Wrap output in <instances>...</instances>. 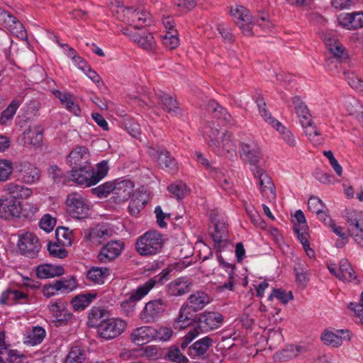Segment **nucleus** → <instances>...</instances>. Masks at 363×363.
Wrapping results in <instances>:
<instances>
[{
    "label": "nucleus",
    "mask_w": 363,
    "mask_h": 363,
    "mask_svg": "<svg viewBox=\"0 0 363 363\" xmlns=\"http://www.w3.org/2000/svg\"><path fill=\"white\" fill-rule=\"evenodd\" d=\"M296 113L300 119L301 123H306L311 118L309 110L304 102L298 96H295L292 99Z\"/></svg>",
    "instance_id": "37998d69"
},
{
    "label": "nucleus",
    "mask_w": 363,
    "mask_h": 363,
    "mask_svg": "<svg viewBox=\"0 0 363 363\" xmlns=\"http://www.w3.org/2000/svg\"><path fill=\"white\" fill-rule=\"evenodd\" d=\"M303 350V348L301 346L291 345L282 350L277 355L280 359L286 361L297 357Z\"/></svg>",
    "instance_id": "3c124183"
},
{
    "label": "nucleus",
    "mask_w": 363,
    "mask_h": 363,
    "mask_svg": "<svg viewBox=\"0 0 363 363\" xmlns=\"http://www.w3.org/2000/svg\"><path fill=\"white\" fill-rule=\"evenodd\" d=\"M344 106L350 115L359 118V115L363 111L362 107L359 101L352 96L347 97L344 101Z\"/></svg>",
    "instance_id": "de8ad7c7"
},
{
    "label": "nucleus",
    "mask_w": 363,
    "mask_h": 363,
    "mask_svg": "<svg viewBox=\"0 0 363 363\" xmlns=\"http://www.w3.org/2000/svg\"><path fill=\"white\" fill-rule=\"evenodd\" d=\"M43 129L40 125L29 126L22 133L24 145L40 147L43 143Z\"/></svg>",
    "instance_id": "4be33fe9"
},
{
    "label": "nucleus",
    "mask_w": 363,
    "mask_h": 363,
    "mask_svg": "<svg viewBox=\"0 0 363 363\" xmlns=\"http://www.w3.org/2000/svg\"><path fill=\"white\" fill-rule=\"evenodd\" d=\"M166 307V302L162 298L150 301L146 303L140 312V318L145 323L154 322L162 316Z\"/></svg>",
    "instance_id": "ddd939ff"
},
{
    "label": "nucleus",
    "mask_w": 363,
    "mask_h": 363,
    "mask_svg": "<svg viewBox=\"0 0 363 363\" xmlns=\"http://www.w3.org/2000/svg\"><path fill=\"white\" fill-rule=\"evenodd\" d=\"M21 100L13 99L7 108L3 111L0 117V123L4 125H9L15 116L16 111L21 104Z\"/></svg>",
    "instance_id": "ea45409f"
},
{
    "label": "nucleus",
    "mask_w": 363,
    "mask_h": 363,
    "mask_svg": "<svg viewBox=\"0 0 363 363\" xmlns=\"http://www.w3.org/2000/svg\"><path fill=\"white\" fill-rule=\"evenodd\" d=\"M212 343L213 340L211 337H204L189 347L188 354L192 357L202 356L206 354Z\"/></svg>",
    "instance_id": "f704fd0d"
},
{
    "label": "nucleus",
    "mask_w": 363,
    "mask_h": 363,
    "mask_svg": "<svg viewBox=\"0 0 363 363\" xmlns=\"http://www.w3.org/2000/svg\"><path fill=\"white\" fill-rule=\"evenodd\" d=\"M4 191L10 196L9 199H27L33 194V189L22 184L9 182L4 185Z\"/></svg>",
    "instance_id": "b1692460"
},
{
    "label": "nucleus",
    "mask_w": 363,
    "mask_h": 363,
    "mask_svg": "<svg viewBox=\"0 0 363 363\" xmlns=\"http://www.w3.org/2000/svg\"><path fill=\"white\" fill-rule=\"evenodd\" d=\"M22 181L28 184H33L40 179V170L33 164L22 162L17 166Z\"/></svg>",
    "instance_id": "5701e85b"
},
{
    "label": "nucleus",
    "mask_w": 363,
    "mask_h": 363,
    "mask_svg": "<svg viewBox=\"0 0 363 363\" xmlns=\"http://www.w3.org/2000/svg\"><path fill=\"white\" fill-rule=\"evenodd\" d=\"M26 356L16 350H10L0 363H21Z\"/></svg>",
    "instance_id": "bf43d9fd"
},
{
    "label": "nucleus",
    "mask_w": 363,
    "mask_h": 363,
    "mask_svg": "<svg viewBox=\"0 0 363 363\" xmlns=\"http://www.w3.org/2000/svg\"><path fill=\"white\" fill-rule=\"evenodd\" d=\"M191 286V282L186 277H179L168 284V292L174 296H182L188 293Z\"/></svg>",
    "instance_id": "7c9ffc66"
},
{
    "label": "nucleus",
    "mask_w": 363,
    "mask_h": 363,
    "mask_svg": "<svg viewBox=\"0 0 363 363\" xmlns=\"http://www.w3.org/2000/svg\"><path fill=\"white\" fill-rule=\"evenodd\" d=\"M23 206L21 201L4 196L0 198V218L13 220L21 217Z\"/></svg>",
    "instance_id": "1a4fd4ad"
},
{
    "label": "nucleus",
    "mask_w": 363,
    "mask_h": 363,
    "mask_svg": "<svg viewBox=\"0 0 363 363\" xmlns=\"http://www.w3.org/2000/svg\"><path fill=\"white\" fill-rule=\"evenodd\" d=\"M134 184L129 179H116L114 199L116 203H122L130 199L133 191Z\"/></svg>",
    "instance_id": "aec40b11"
},
{
    "label": "nucleus",
    "mask_w": 363,
    "mask_h": 363,
    "mask_svg": "<svg viewBox=\"0 0 363 363\" xmlns=\"http://www.w3.org/2000/svg\"><path fill=\"white\" fill-rule=\"evenodd\" d=\"M179 40L174 31H167L162 38L163 45L169 49H174L179 45Z\"/></svg>",
    "instance_id": "0e129e2a"
},
{
    "label": "nucleus",
    "mask_w": 363,
    "mask_h": 363,
    "mask_svg": "<svg viewBox=\"0 0 363 363\" xmlns=\"http://www.w3.org/2000/svg\"><path fill=\"white\" fill-rule=\"evenodd\" d=\"M39 225L42 230L46 233H50L56 225V219L49 214H45L40 219Z\"/></svg>",
    "instance_id": "338daca9"
},
{
    "label": "nucleus",
    "mask_w": 363,
    "mask_h": 363,
    "mask_svg": "<svg viewBox=\"0 0 363 363\" xmlns=\"http://www.w3.org/2000/svg\"><path fill=\"white\" fill-rule=\"evenodd\" d=\"M273 298H277L283 304H286L289 301L294 298V296L291 291L287 293L281 289H274L267 299L268 301H272Z\"/></svg>",
    "instance_id": "6e6d98bb"
},
{
    "label": "nucleus",
    "mask_w": 363,
    "mask_h": 363,
    "mask_svg": "<svg viewBox=\"0 0 363 363\" xmlns=\"http://www.w3.org/2000/svg\"><path fill=\"white\" fill-rule=\"evenodd\" d=\"M216 232L213 235V241L216 244H220L226 238L227 229L224 222L215 223Z\"/></svg>",
    "instance_id": "69168bd1"
},
{
    "label": "nucleus",
    "mask_w": 363,
    "mask_h": 363,
    "mask_svg": "<svg viewBox=\"0 0 363 363\" xmlns=\"http://www.w3.org/2000/svg\"><path fill=\"white\" fill-rule=\"evenodd\" d=\"M65 205L67 213L75 219H83L89 216L90 204L88 200L79 192L67 194Z\"/></svg>",
    "instance_id": "7ed1b4c3"
},
{
    "label": "nucleus",
    "mask_w": 363,
    "mask_h": 363,
    "mask_svg": "<svg viewBox=\"0 0 363 363\" xmlns=\"http://www.w3.org/2000/svg\"><path fill=\"white\" fill-rule=\"evenodd\" d=\"M46 336L45 330L41 326L28 328L23 336V343L27 345L35 346L40 344Z\"/></svg>",
    "instance_id": "cd10ccee"
},
{
    "label": "nucleus",
    "mask_w": 363,
    "mask_h": 363,
    "mask_svg": "<svg viewBox=\"0 0 363 363\" xmlns=\"http://www.w3.org/2000/svg\"><path fill=\"white\" fill-rule=\"evenodd\" d=\"M337 279L346 282H352L357 279L355 272L347 259H342L340 260Z\"/></svg>",
    "instance_id": "4c0bfd02"
},
{
    "label": "nucleus",
    "mask_w": 363,
    "mask_h": 363,
    "mask_svg": "<svg viewBox=\"0 0 363 363\" xmlns=\"http://www.w3.org/2000/svg\"><path fill=\"white\" fill-rule=\"evenodd\" d=\"M111 235L110 230L105 226H96L89 234V240L95 244H101Z\"/></svg>",
    "instance_id": "79ce46f5"
},
{
    "label": "nucleus",
    "mask_w": 363,
    "mask_h": 363,
    "mask_svg": "<svg viewBox=\"0 0 363 363\" xmlns=\"http://www.w3.org/2000/svg\"><path fill=\"white\" fill-rule=\"evenodd\" d=\"M35 273L40 279H50L62 276L65 271L62 265L43 264L36 267Z\"/></svg>",
    "instance_id": "c85d7f7f"
},
{
    "label": "nucleus",
    "mask_w": 363,
    "mask_h": 363,
    "mask_svg": "<svg viewBox=\"0 0 363 363\" xmlns=\"http://www.w3.org/2000/svg\"><path fill=\"white\" fill-rule=\"evenodd\" d=\"M152 285L150 284L145 287L140 285L135 290L129 293V298L121 303V308L126 316L132 315L135 310V302L140 301L151 290Z\"/></svg>",
    "instance_id": "4468645a"
},
{
    "label": "nucleus",
    "mask_w": 363,
    "mask_h": 363,
    "mask_svg": "<svg viewBox=\"0 0 363 363\" xmlns=\"http://www.w3.org/2000/svg\"><path fill=\"white\" fill-rule=\"evenodd\" d=\"M59 45L64 48V52L68 57L71 58L72 62L81 69L86 71V62L77 53L76 51L68 45H62L59 43Z\"/></svg>",
    "instance_id": "8fccbe9b"
},
{
    "label": "nucleus",
    "mask_w": 363,
    "mask_h": 363,
    "mask_svg": "<svg viewBox=\"0 0 363 363\" xmlns=\"http://www.w3.org/2000/svg\"><path fill=\"white\" fill-rule=\"evenodd\" d=\"M55 237L57 242L62 246L69 247L72 244V232L67 228H57L55 231Z\"/></svg>",
    "instance_id": "49530a36"
},
{
    "label": "nucleus",
    "mask_w": 363,
    "mask_h": 363,
    "mask_svg": "<svg viewBox=\"0 0 363 363\" xmlns=\"http://www.w3.org/2000/svg\"><path fill=\"white\" fill-rule=\"evenodd\" d=\"M189 306L194 311L203 309L211 302L208 294L203 291H196L191 294L188 298Z\"/></svg>",
    "instance_id": "473e14b6"
},
{
    "label": "nucleus",
    "mask_w": 363,
    "mask_h": 363,
    "mask_svg": "<svg viewBox=\"0 0 363 363\" xmlns=\"http://www.w3.org/2000/svg\"><path fill=\"white\" fill-rule=\"evenodd\" d=\"M240 157L250 167L258 166L262 159V152L257 142L253 138L241 142Z\"/></svg>",
    "instance_id": "6e6552de"
},
{
    "label": "nucleus",
    "mask_w": 363,
    "mask_h": 363,
    "mask_svg": "<svg viewBox=\"0 0 363 363\" xmlns=\"http://www.w3.org/2000/svg\"><path fill=\"white\" fill-rule=\"evenodd\" d=\"M109 167L107 160H103L96 164V169L93 168V181L95 184H98L108 174Z\"/></svg>",
    "instance_id": "864d4df0"
},
{
    "label": "nucleus",
    "mask_w": 363,
    "mask_h": 363,
    "mask_svg": "<svg viewBox=\"0 0 363 363\" xmlns=\"http://www.w3.org/2000/svg\"><path fill=\"white\" fill-rule=\"evenodd\" d=\"M301 125L304 129L306 135L314 145H319L323 143V137L311 119L308 120L306 123H301Z\"/></svg>",
    "instance_id": "c9c22d12"
},
{
    "label": "nucleus",
    "mask_w": 363,
    "mask_h": 363,
    "mask_svg": "<svg viewBox=\"0 0 363 363\" xmlns=\"http://www.w3.org/2000/svg\"><path fill=\"white\" fill-rule=\"evenodd\" d=\"M230 13L236 25L247 35L252 34L253 18L250 11L242 6L237 5L230 9Z\"/></svg>",
    "instance_id": "9d476101"
},
{
    "label": "nucleus",
    "mask_w": 363,
    "mask_h": 363,
    "mask_svg": "<svg viewBox=\"0 0 363 363\" xmlns=\"http://www.w3.org/2000/svg\"><path fill=\"white\" fill-rule=\"evenodd\" d=\"M52 92L68 111L72 113L76 116L81 115V108L74 101V96L71 93L67 91L62 92L58 90H54Z\"/></svg>",
    "instance_id": "bb28decb"
},
{
    "label": "nucleus",
    "mask_w": 363,
    "mask_h": 363,
    "mask_svg": "<svg viewBox=\"0 0 363 363\" xmlns=\"http://www.w3.org/2000/svg\"><path fill=\"white\" fill-rule=\"evenodd\" d=\"M168 191L178 199L183 198L187 194L186 184L181 182L171 184L168 186Z\"/></svg>",
    "instance_id": "774afa93"
},
{
    "label": "nucleus",
    "mask_w": 363,
    "mask_h": 363,
    "mask_svg": "<svg viewBox=\"0 0 363 363\" xmlns=\"http://www.w3.org/2000/svg\"><path fill=\"white\" fill-rule=\"evenodd\" d=\"M223 320V315L219 312L206 311L200 316V324L202 328L209 331L220 328Z\"/></svg>",
    "instance_id": "412c9836"
},
{
    "label": "nucleus",
    "mask_w": 363,
    "mask_h": 363,
    "mask_svg": "<svg viewBox=\"0 0 363 363\" xmlns=\"http://www.w3.org/2000/svg\"><path fill=\"white\" fill-rule=\"evenodd\" d=\"M17 247L22 255L34 258L38 255L41 244L34 233L26 232L18 235Z\"/></svg>",
    "instance_id": "423d86ee"
},
{
    "label": "nucleus",
    "mask_w": 363,
    "mask_h": 363,
    "mask_svg": "<svg viewBox=\"0 0 363 363\" xmlns=\"http://www.w3.org/2000/svg\"><path fill=\"white\" fill-rule=\"evenodd\" d=\"M48 250L50 255L55 257L63 259L67 256V252L58 242H49L48 244Z\"/></svg>",
    "instance_id": "e2e57ef3"
},
{
    "label": "nucleus",
    "mask_w": 363,
    "mask_h": 363,
    "mask_svg": "<svg viewBox=\"0 0 363 363\" xmlns=\"http://www.w3.org/2000/svg\"><path fill=\"white\" fill-rule=\"evenodd\" d=\"M67 303L62 300L52 301L49 306V312L51 314L53 321L63 322L67 320L71 314L66 311Z\"/></svg>",
    "instance_id": "c756f323"
},
{
    "label": "nucleus",
    "mask_w": 363,
    "mask_h": 363,
    "mask_svg": "<svg viewBox=\"0 0 363 363\" xmlns=\"http://www.w3.org/2000/svg\"><path fill=\"white\" fill-rule=\"evenodd\" d=\"M345 218L350 236L363 248V211L349 210Z\"/></svg>",
    "instance_id": "39448f33"
},
{
    "label": "nucleus",
    "mask_w": 363,
    "mask_h": 363,
    "mask_svg": "<svg viewBox=\"0 0 363 363\" xmlns=\"http://www.w3.org/2000/svg\"><path fill=\"white\" fill-rule=\"evenodd\" d=\"M203 136L208 139V144L218 155L233 157L236 155L237 146L228 132L220 133L214 123L203 128Z\"/></svg>",
    "instance_id": "f257e3e1"
},
{
    "label": "nucleus",
    "mask_w": 363,
    "mask_h": 363,
    "mask_svg": "<svg viewBox=\"0 0 363 363\" xmlns=\"http://www.w3.org/2000/svg\"><path fill=\"white\" fill-rule=\"evenodd\" d=\"M85 360V354L84 350L79 346L71 348L68 353L65 363H84Z\"/></svg>",
    "instance_id": "603ef678"
},
{
    "label": "nucleus",
    "mask_w": 363,
    "mask_h": 363,
    "mask_svg": "<svg viewBox=\"0 0 363 363\" xmlns=\"http://www.w3.org/2000/svg\"><path fill=\"white\" fill-rule=\"evenodd\" d=\"M255 179L257 180L259 191L264 197L269 201H274L276 198L275 189L271 177L266 171L259 166L250 167Z\"/></svg>",
    "instance_id": "0eeeda50"
},
{
    "label": "nucleus",
    "mask_w": 363,
    "mask_h": 363,
    "mask_svg": "<svg viewBox=\"0 0 363 363\" xmlns=\"http://www.w3.org/2000/svg\"><path fill=\"white\" fill-rule=\"evenodd\" d=\"M159 104L162 108L167 113L173 115H178L180 113V110L178 104L175 99L172 96L160 91L156 94Z\"/></svg>",
    "instance_id": "2f4dec72"
},
{
    "label": "nucleus",
    "mask_w": 363,
    "mask_h": 363,
    "mask_svg": "<svg viewBox=\"0 0 363 363\" xmlns=\"http://www.w3.org/2000/svg\"><path fill=\"white\" fill-rule=\"evenodd\" d=\"M67 162L72 169L88 167L90 166V153L84 146L74 147L68 155Z\"/></svg>",
    "instance_id": "2eb2a0df"
},
{
    "label": "nucleus",
    "mask_w": 363,
    "mask_h": 363,
    "mask_svg": "<svg viewBox=\"0 0 363 363\" xmlns=\"http://www.w3.org/2000/svg\"><path fill=\"white\" fill-rule=\"evenodd\" d=\"M127 323L119 318H109L100 321L97 326L99 336L106 340L119 337L126 329Z\"/></svg>",
    "instance_id": "20e7f679"
},
{
    "label": "nucleus",
    "mask_w": 363,
    "mask_h": 363,
    "mask_svg": "<svg viewBox=\"0 0 363 363\" xmlns=\"http://www.w3.org/2000/svg\"><path fill=\"white\" fill-rule=\"evenodd\" d=\"M156 335V330L150 326H141L134 329L130 340L137 345H144L152 341Z\"/></svg>",
    "instance_id": "393cba45"
},
{
    "label": "nucleus",
    "mask_w": 363,
    "mask_h": 363,
    "mask_svg": "<svg viewBox=\"0 0 363 363\" xmlns=\"http://www.w3.org/2000/svg\"><path fill=\"white\" fill-rule=\"evenodd\" d=\"M116 180L106 182L92 189L99 197H106L111 193L114 194Z\"/></svg>",
    "instance_id": "5fc2aeb1"
},
{
    "label": "nucleus",
    "mask_w": 363,
    "mask_h": 363,
    "mask_svg": "<svg viewBox=\"0 0 363 363\" xmlns=\"http://www.w3.org/2000/svg\"><path fill=\"white\" fill-rule=\"evenodd\" d=\"M164 245L162 233L148 230L139 236L135 242V250L141 256L150 257L160 253Z\"/></svg>",
    "instance_id": "f03ea898"
},
{
    "label": "nucleus",
    "mask_w": 363,
    "mask_h": 363,
    "mask_svg": "<svg viewBox=\"0 0 363 363\" xmlns=\"http://www.w3.org/2000/svg\"><path fill=\"white\" fill-rule=\"evenodd\" d=\"M352 337L351 333L347 330H325L321 335V340L326 345L338 347L343 340H349Z\"/></svg>",
    "instance_id": "f3484780"
},
{
    "label": "nucleus",
    "mask_w": 363,
    "mask_h": 363,
    "mask_svg": "<svg viewBox=\"0 0 363 363\" xmlns=\"http://www.w3.org/2000/svg\"><path fill=\"white\" fill-rule=\"evenodd\" d=\"M274 127L280 135L281 140L290 147H294L296 145V139L291 131L284 126L281 122H276Z\"/></svg>",
    "instance_id": "c03bdc74"
},
{
    "label": "nucleus",
    "mask_w": 363,
    "mask_h": 363,
    "mask_svg": "<svg viewBox=\"0 0 363 363\" xmlns=\"http://www.w3.org/2000/svg\"><path fill=\"white\" fill-rule=\"evenodd\" d=\"M187 303H184L179 309V315L174 320L173 326L176 330H182L191 325L194 323V314Z\"/></svg>",
    "instance_id": "a878e982"
},
{
    "label": "nucleus",
    "mask_w": 363,
    "mask_h": 363,
    "mask_svg": "<svg viewBox=\"0 0 363 363\" xmlns=\"http://www.w3.org/2000/svg\"><path fill=\"white\" fill-rule=\"evenodd\" d=\"M60 294H69L78 286L77 281L73 276H67L55 281Z\"/></svg>",
    "instance_id": "58836bf2"
},
{
    "label": "nucleus",
    "mask_w": 363,
    "mask_h": 363,
    "mask_svg": "<svg viewBox=\"0 0 363 363\" xmlns=\"http://www.w3.org/2000/svg\"><path fill=\"white\" fill-rule=\"evenodd\" d=\"M147 152L162 169L172 174L177 171V162L168 151L161 150L159 147H150Z\"/></svg>",
    "instance_id": "f8f14e48"
},
{
    "label": "nucleus",
    "mask_w": 363,
    "mask_h": 363,
    "mask_svg": "<svg viewBox=\"0 0 363 363\" xmlns=\"http://www.w3.org/2000/svg\"><path fill=\"white\" fill-rule=\"evenodd\" d=\"M130 38L134 43L146 50H152L155 47V40L150 33H134Z\"/></svg>",
    "instance_id": "e433bc0d"
},
{
    "label": "nucleus",
    "mask_w": 363,
    "mask_h": 363,
    "mask_svg": "<svg viewBox=\"0 0 363 363\" xmlns=\"http://www.w3.org/2000/svg\"><path fill=\"white\" fill-rule=\"evenodd\" d=\"M96 298V293H87L76 296L72 300V305L74 310L82 311Z\"/></svg>",
    "instance_id": "a19ab883"
},
{
    "label": "nucleus",
    "mask_w": 363,
    "mask_h": 363,
    "mask_svg": "<svg viewBox=\"0 0 363 363\" xmlns=\"http://www.w3.org/2000/svg\"><path fill=\"white\" fill-rule=\"evenodd\" d=\"M48 173L50 177H51L56 184H67V182H69V174L66 175L65 172L55 164L50 167Z\"/></svg>",
    "instance_id": "09e8293b"
},
{
    "label": "nucleus",
    "mask_w": 363,
    "mask_h": 363,
    "mask_svg": "<svg viewBox=\"0 0 363 363\" xmlns=\"http://www.w3.org/2000/svg\"><path fill=\"white\" fill-rule=\"evenodd\" d=\"M308 208L315 213H321L322 210H327L325 203L317 196H311L308 199Z\"/></svg>",
    "instance_id": "680f3d73"
},
{
    "label": "nucleus",
    "mask_w": 363,
    "mask_h": 363,
    "mask_svg": "<svg viewBox=\"0 0 363 363\" xmlns=\"http://www.w3.org/2000/svg\"><path fill=\"white\" fill-rule=\"evenodd\" d=\"M124 243L121 240H112L104 245L98 255L101 262L107 263L115 259L122 252Z\"/></svg>",
    "instance_id": "a211bd4d"
},
{
    "label": "nucleus",
    "mask_w": 363,
    "mask_h": 363,
    "mask_svg": "<svg viewBox=\"0 0 363 363\" xmlns=\"http://www.w3.org/2000/svg\"><path fill=\"white\" fill-rule=\"evenodd\" d=\"M257 106L261 116L267 123L271 125L273 128L276 125V122H279L276 118H274L272 116L271 113L267 108L266 104L263 102L262 100H259L257 101Z\"/></svg>",
    "instance_id": "13d9d810"
},
{
    "label": "nucleus",
    "mask_w": 363,
    "mask_h": 363,
    "mask_svg": "<svg viewBox=\"0 0 363 363\" xmlns=\"http://www.w3.org/2000/svg\"><path fill=\"white\" fill-rule=\"evenodd\" d=\"M337 22L347 30H356L363 27V11L343 13L338 16Z\"/></svg>",
    "instance_id": "6ab92c4d"
},
{
    "label": "nucleus",
    "mask_w": 363,
    "mask_h": 363,
    "mask_svg": "<svg viewBox=\"0 0 363 363\" xmlns=\"http://www.w3.org/2000/svg\"><path fill=\"white\" fill-rule=\"evenodd\" d=\"M169 273L170 269L168 268H166L163 269L158 275L154 277L152 279H150L147 280L145 283L142 284L141 286L143 287H145V286L149 285L150 284L152 285L151 289L157 284H163L164 282L169 279Z\"/></svg>",
    "instance_id": "4d7b16f0"
},
{
    "label": "nucleus",
    "mask_w": 363,
    "mask_h": 363,
    "mask_svg": "<svg viewBox=\"0 0 363 363\" xmlns=\"http://www.w3.org/2000/svg\"><path fill=\"white\" fill-rule=\"evenodd\" d=\"M108 276V269L106 267H92L87 273V278L93 283L101 284Z\"/></svg>",
    "instance_id": "a18cd8bd"
},
{
    "label": "nucleus",
    "mask_w": 363,
    "mask_h": 363,
    "mask_svg": "<svg viewBox=\"0 0 363 363\" xmlns=\"http://www.w3.org/2000/svg\"><path fill=\"white\" fill-rule=\"evenodd\" d=\"M93 168L90 166L72 169L69 172V179L77 185L90 187L96 185L93 181Z\"/></svg>",
    "instance_id": "dca6fc26"
},
{
    "label": "nucleus",
    "mask_w": 363,
    "mask_h": 363,
    "mask_svg": "<svg viewBox=\"0 0 363 363\" xmlns=\"http://www.w3.org/2000/svg\"><path fill=\"white\" fill-rule=\"evenodd\" d=\"M13 171L12 163L6 160H0V182L9 179Z\"/></svg>",
    "instance_id": "052dcab7"
},
{
    "label": "nucleus",
    "mask_w": 363,
    "mask_h": 363,
    "mask_svg": "<svg viewBox=\"0 0 363 363\" xmlns=\"http://www.w3.org/2000/svg\"><path fill=\"white\" fill-rule=\"evenodd\" d=\"M325 44L330 52L336 58L346 60L348 54L345 47L335 38H326Z\"/></svg>",
    "instance_id": "72a5a7b5"
},
{
    "label": "nucleus",
    "mask_w": 363,
    "mask_h": 363,
    "mask_svg": "<svg viewBox=\"0 0 363 363\" xmlns=\"http://www.w3.org/2000/svg\"><path fill=\"white\" fill-rule=\"evenodd\" d=\"M124 13L127 22L134 28H140L149 26L152 23V17L150 13L144 9H133L131 8H119Z\"/></svg>",
    "instance_id": "9b49d317"
}]
</instances>
